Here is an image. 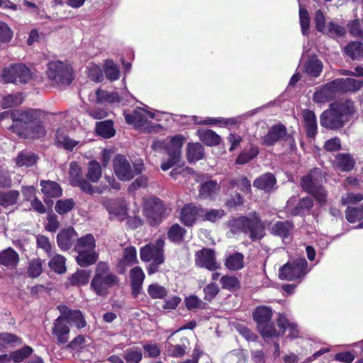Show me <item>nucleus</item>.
Instances as JSON below:
<instances>
[{
    "mask_svg": "<svg viewBox=\"0 0 363 363\" xmlns=\"http://www.w3.org/2000/svg\"><path fill=\"white\" fill-rule=\"evenodd\" d=\"M48 113L41 109L23 111L19 120L13 127V133L23 139L38 140L45 138V121Z\"/></svg>",
    "mask_w": 363,
    "mask_h": 363,
    "instance_id": "nucleus-1",
    "label": "nucleus"
},
{
    "mask_svg": "<svg viewBox=\"0 0 363 363\" xmlns=\"http://www.w3.org/2000/svg\"><path fill=\"white\" fill-rule=\"evenodd\" d=\"M355 111L354 103L351 99L331 103L320 114V124L327 130H340L353 117Z\"/></svg>",
    "mask_w": 363,
    "mask_h": 363,
    "instance_id": "nucleus-2",
    "label": "nucleus"
},
{
    "mask_svg": "<svg viewBox=\"0 0 363 363\" xmlns=\"http://www.w3.org/2000/svg\"><path fill=\"white\" fill-rule=\"evenodd\" d=\"M70 184L72 186L79 187L82 191L89 195H93L95 192L91 183H97L101 177V166L96 160H91L87 164V172L84 179L82 168L77 162L70 163L69 168Z\"/></svg>",
    "mask_w": 363,
    "mask_h": 363,
    "instance_id": "nucleus-3",
    "label": "nucleus"
},
{
    "mask_svg": "<svg viewBox=\"0 0 363 363\" xmlns=\"http://www.w3.org/2000/svg\"><path fill=\"white\" fill-rule=\"evenodd\" d=\"M227 225L233 234L242 233L252 242L260 240L265 235V226L256 211L250 213L249 216L233 218L228 221Z\"/></svg>",
    "mask_w": 363,
    "mask_h": 363,
    "instance_id": "nucleus-4",
    "label": "nucleus"
},
{
    "mask_svg": "<svg viewBox=\"0 0 363 363\" xmlns=\"http://www.w3.org/2000/svg\"><path fill=\"white\" fill-rule=\"evenodd\" d=\"M120 284L118 277L111 272L108 262L100 261L97 263L94 275L90 282V289L99 296L108 294V289Z\"/></svg>",
    "mask_w": 363,
    "mask_h": 363,
    "instance_id": "nucleus-5",
    "label": "nucleus"
},
{
    "mask_svg": "<svg viewBox=\"0 0 363 363\" xmlns=\"http://www.w3.org/2000/svg\"><path fill=\"white\" fill-rule=\"evenodd\" d=\"M323 174L322 169L314 167L307 174L303 176L300 181L302 189L313 196L320 205L327 203L328 191L323 185Z\"/></svg>",
    "mask_w": 363,
    "mask_h": 363,
    "instance_id": "nucleus-6",
    "label": "nucleus"
},
{
    "mask_svg": "<svg viewBox=\"0 0 363 363\" xmlns=\"http://www.w3.org/2000/svg\"><path fill=\"white\" fill-rule=\"evenodd\" d=\"M252 315L262 337H273L281 334L272 321L273 311L271 306H258L253 310Z\"/></svg>",
    "mask_w": 363,
    "mask_h": 363,
    "instance_id": "nucleus-7",
    "label": "nucleus"
},
{
    "mask_svg": "<svg viewBox=\"0 0 363 363\" xmlns=\"http://www.w3.org/2000/svg\"><path fill=\"white\" fill-rule=\"evenodd\" d=\"M310 269L304 257L287 262L279 269V277L281 280L298 281L301 282Z\"/></svg>",
    "mask_w": 363,
    "mask_h": 363,
    "instance_id": "nucleus-8",
    "label": "nucleus"
},
{
    "mask_svg": "<svg viewBox=\"0 0 363 363\" xmlns=\"http://www.w3.org/2000/svg\"><path fill=\"white\" fill-rule=\"evenodd\" d=\"M113 167L117 178L123 182L130 181L135 175L142 174L144 170L143 162L133 164V169L126 157L121 154L115 156Z\"/></svg>",
    "mask_w": 363,
    "mask_h": 363,
    "instance_id": "nucleus-9",
    "label": "nucleus"
},
{
    "mask_svg": "<svg viewBox=\"0 0 363 363\" xmlns=\"http://www.w3.org/2000/svg\"><path fill=\"white\" fill-rule=\"evenodd\" d=\"M1 78L4 83L16 85L26 84L32 78L30 69L23 64H12L2 70Z\"/></svg>",
    "mask_w": 363,
    "mask_h": 363,
    "instance_id": "nucleus-10",
    "label": "nucleus"
},
{
    "mask_svg": "<svg viewBox=\"0 0 363 363\" xmlns=\"http://www.w3.org/2000/svg\"><path fill=\"white\" fill-rule=\"evenodd\" d=\"M48 77L58 85H69L73 79V71L69 65L60 61L48 63Z\"/></svg>",
    "mask_w": 363,
    "mask_h": 363,
    "instance_id": "nucleus-11",
    "label": "nucleus"
},
{
    "mask_svg": "<svg viewBox=\"0 0 363 363\" xmlns=\"http://www.w3.org/2000/svg\"><path fill=\"white\" fill-rule=\"evenodd\" d=\"M165 214L166 207L160 199L153 198L146 203L144 215L151 226H158L165 217Z\"/></svg>",
    "mask_w": 363,
    "mask_h": 363,
    "instance_id": "nucleus-12",
    "label": "nucleus"
},
{
    "mask_svg": "<svg viewBox=\"0 0 363 363\" xmlns=\"http://www.w3.org/2000/svg\"><path fill=\"white\" fill-rule=\"evenodd\" d=\"M184 141V136L177 135L172 137L169 143L167 145L165 151L169 157L167 161L161 164V169L163 171L169 169L179 162Z\"/></svg>",
    "mask_w": 363,
    "mask_h": 363,
    "instance_id": "nucleus-13",
    "label": "nucleus"
},
{
    "mask_svg": "<svg viewBox=\"0 0 363 363\" xmlns=\"http://www.w3.org/2000/svg\"><path fill=\"white\" fill-rule=\"evenodd\" d=\"M281 141H289L294 143L291 135L287 133L286 126L282 123L273 125L267 133L261 138V143L264 146H274Z\"/></svg>",
    "mask_w": 363,
    "mask_h": 363,
    "instance_id": "nucleus-14",
    "label": "nucleus"
},
{
    "mask_svg": "<svg viewBox=\"0 0 363 363\" xmlns=\"http://www.w3.org/2000/svg\"><path fill=\"white\" fill-rule=\"evenodd\" d=\"M196 265L209 271H216L220 267L216 262L215 250L203 247L195 254Z\"/></svg>",
    "mask_w": 363,
    "mask_h": 363,
    "instance_id": "nucleus-15",
    "label": "nucleus"
},
{
    "mask_svg": "<svg viewBox=\"0 0 363 363\" xmlns=\"http://www.w3.org/2000/svg\"><path fill=\"white\" fill-rule=\"evenodd\" d=\"M56 308L67 324H73L77 329L84 328L86 325L84 315L80 310H73L65 305H58Z\"/></svg>",
    "mask_w": 363,
    "mask_h": 363,
    "instance_id": "nucleus-16",
    "label": "nucleus"
},
{
    "mask_svg": "<svg viewBox=\"0 0 363 363\" xmlns=\"http://www.w3.org/2000/svg\"><path fill=\"white\" fill-rule=\"evenodd\" d=\"M202 213H203V208L201 206L194 203H186L181 208L179 220L185 226L192 227Z\"/></svg>",
    "mask_w": 363,
    "mask_h": 363,
    "instance_id": "nucleus-17",
    "label": "nucleus"
},
{
    "mask_svg": "<svg viewBox=\"0 0 363 363\" xmlns=\"http://www.w3.org/2000/svg\"><path fill=\"white\" fill-rule=\"evenodd\" d=\"M51 333L56 339V344L57 345H65L68 342L70 328L60 315L54 320Z\"/></svg>",
    "mask_w": 363,
    "mask_h": 363,
    "instance_id": "nucleus-18",
    "label": "nucleus"
},
{
    "mask_svg": "<svg viewBox=\"0 0 363 363\" xmlns=\"http://www.w3.org/2000/svg\"><path fill=\"white\" fill-rule=\"evenodd\" d=\"M78 233L73 227L62 229L57 235V244L62 251H68L74 247Z\"/></svg>",
    "mask_w": 363,
    "mask_h": 363,
    "instance_id": "nucleus-19",
    "label": "nucleus"
},
{
    "mask_svg": "<svg viewBox=\"0 0 363 363\" xmlns=\"http://www.w3.org/2000/svg\"><path fill=\"white\" fill-rule=\"evenodd\" d=\"M339 94L335 81L323 85L319 90L315 91L313 99L315 103H325L332 101Z\"/></svg>",
    "mask_w": 363,
    "mask_h": 363,
    "instance_id": "nucleus-20",
    "label": "nucleus"
},
{
    "mask_svg": "<svg viewBox=\"0 0 363 363\" xmlns=\"http://www.w3.org/2000/svg\"><path fill=\"white\" fill-rule=\"evenodd\" d=\"M145 278V273L140 267L136 266L130 270L131 295L134 298H138L142 292Z\"/></svg>",
    "mask_w": 363,
    "mask_h": 363,
    "instance_id": "nucleus-21",
    "label": "nucleus"
},
{
    "mask_svg": "<svg viewBox=\"0 0 363 363\" xmlns=\"http://www.w3.org/2000/svg\"><path fill=\"white\" fill-rule=\"evenodd\" d=\"M277 324L280 328V330L277 331L279 333H281L277 337L283 336L286 330H289V338L294 340L298 337L299 330L298 329L297 324L295 323H291L284 315L279 314L277 319Z\"/></svg>",
    "mask_w": 363,
    "mask_h": 363,
    "instance_id": "nucleus-22",
    "label": "nucleus"
},
{
    "mask_svg": "<svg viewBox=\"0 0 363 363\" xmlns=\"http://www.w3.org/2000/svg\"><path fill=\"white\" fill-rule=\"evenodd\" d=\"M306 136L314 138L318 133L317 118L313 111L305 108L301 111Z\"/></svg>",
    "mask_w": 363,
    "mask_h": 363,
    "instance_id": "nucleus-23",
    "label": "nucleus"
},
{
    "mask_svg": "<svg viewBox=\"0 0 363 363\" xmlns=\"http://www.w3.org/2000/svg\"><path fill=\"white\" fill-rule=\"evenodd\" d=\"M339 94L356 92L363 87V81L352 78H339L334 79Z\"/></svg>",
    "mask_w": 363,
    "mask_h": 363,
    "instance_id": "nucleus-24",
    "label": "nucleus"
},
{
    "mask_svg": "<svg viewBox=\"0 0 363 363\" xmlns=\"http://www.w3.org/2000/svg\"><path fill=\"white\" fill-rule=\"evenodd\" d=\"M140 256L143 262H148L155 259L164 257V251L162 246L158 245L147 244L140 250Z\"/></svg>",
    "mask_w": 363,
    "mask_h": 363,
    "instance_id": "nucleus-25",
    "label": "nucleus"
},
{
    "mask_svg": "<svg viewBox=\"0 0 363 363\" xmlns=\"http://www.w3.org/2000/svg\"><path fill=\"white\" fill-rule=\"evenodd\" d=\"M355 164V160L349 153H338L333 160V167L342 172L352 171Z\"/></svg>",
    "mask_w": 363,
    "mask_h": 363,
    "instance_id": "nucleus-26",
    "label": "nucleus"
},
{
    "mask_svg": "<svg viewBox=\"0 0 363 363\" xmlns=\"http://www.w3.org/2000/svg\"><path fill=\"white\" fill-rule=\"evenodd\" d=\"M220 184L216 180H208L200 185L199 195L203 199H213L219 192Z\"/></svg>",
    "mask_w": 363,
    "mask_h": 363,
    "instance_id": "nucleus-27",
    "label": "nucleus"
},
{
    "mask_svg": "<svg viewBox=\"0 0 363 363\" xmlns=\"http://www.w3.org/2000/svg\"><path fill=\"white\" fill-rule=\"evenodd\" d=\"M294 225L291 220L277 221L270 228L271 234L284 240L288 238L294 230Z\"/></svg>",
    "mask_w": 363,
    "mask_h": 363,
    "instance_id": "nucleus-28",
    "label": "nucleus"
},
{
    "mask_svg": "<svg viewBox=\"0 0 363 363\" xmlns=\"http://www.w3.org/2000/svg\"><path fill=\"white\" fill-rule=\"evenodd\" d=\"M276 183L277 179L274 175L271 172H267L255 179L253 182V186L265 192H270Z\"/></svg>",
    "mask_w": 363,
    "mask_h": 363,
    "instance_id": "nucleus-29",
    "label": "nucleus"
},
{
    "mask_svg": "<svg viewBox=\"0 0 363 363\" xmlns=\"http://www.w3.org/2000/svg\"><path fill=\"white\" fill-rule=\"evenodd\" d=\"M40 185L41 186V191L45 197L59 198L62 195V189L56 182L41 180Z\"/></svg>",
    "mask_w": 363,
    "mask_h": 363,
    "instance_id": "nucleus-30",
    "label": "nucleus"
},
{
    "mask_svg": "<svg viewBox=\"0 0 363 363\" xmlns=\"http://www.w3.org/2000/svg\"><path fill=\"white\" fill-rule=\"evenodd\" d=\"M76 262L81 267H87L94 264L99 259V255L96 250L77 252Z\"/></svg>",
    "mask_w": 363,
    "mask_h": 363,
    "instance_id": "nucleus-31",
    "label": "nucleus"
},
{
    "mask_svg": "<svg viewBox=\"0 0 363 363\" xmlns=\"http://www.w3.org/2000/svg\"><path fill=\"white\" fill-rule=\"evenodd\" d=\"M55 142L58 146L68 151H72L79 143L66 134V130L64 128L57 129Z\"/></svg>",
    "mask_w": 363,
    "mask_h": 363,
    "instance_id": "nucleus-32",
    "label": "nucleus"
},
{
    "mask_svg": "<svg viewBox=\"0 0 363 363\" xmlns=\"http://www.w3.org/2000/svg\"><path fill=\"white\" fill-rule=\"evenodd\" d=\"M125 120L128 124H133L137 127L144 126L147 121L146 111L140 107H137L132 113L125 114Z\"/></svg>",
    "mask_w": 363,
    "mask_h": 363,
    "instance_id": "nucleus-33",
    "label": "nucleus"
},
{
    "mask_svg": "<svg viewBox=\"0 0 363 363\" xmlns=\"http://www.w3.org/2000/svg\"><path fill=\"white\" fill-rule=\"evenodd\" d=\"M19 262V255L12 247H8L0 252V265L15 267Z\"/></svg>",
    "mask_w": 363,
    "mask_h": 363,
    "instance_id": "nucleus-34",
    "label": "nucleus"
},
{
    "mask_svg": "<svg viewBox=\"0 0 363 363\" xmlns=\"http://www.w3.org/2000/svg\"><path fill=\"white\" fill-rule=\"evenodd\" d=\"M96 249V240L91 233H87L84 236L77 238L74 247V252L89 250L94 251Z\"/></svg>",
    "mask_w": 363,
    "mask_h": 363,
    "instance_id": "nucleus-35",
    "label": "nucleus"
},
{
    "mask_svg": "<svg viewBox=\"0 0 363 363\" xmlns=\"http://www.w3.org/2000/svg\"><path fill=\"white\" fill-rule=\"evenodd\" d=\"M323 70V63L317 56H311L304 65V72L310 77H318Z\"/></svg>",
    "mask_w": 363,
    "mask_h": 363,
    "instance_id": "nucleus-36",
    "label": "nucleus"
},
{
    "mask_svg": "<svg viewBox=\"0 0 363 363\" xmlns=\"http://www.w3.org/2000/svg\"><path fill=\"white\" fill-rule=\"evenodd\" d=\"M199 140L207 146H216L220 143L221 138L213 130L202 129L197 131Z\"/></svg>",
    "mask_w": 363,
    "mask_h": 363,
    "instance_id": "nucleus-37",
    "label": "nucleus"
},
{
    "mask_svg": "<svg viewBox=\"0 0 363 363\" xmlns=\"http://www.w3.org/2000/svg\"><path fill=\"white\" fill-rule=\"evenodd\" d=\"M95 131L98 135L105 139L111 138L116 134V130L111 120L97 122L96 123Z\"/></svg>",
    "mask_w": 363,
    "mask_h": 363,
    "instance_id": "nucleus-38",
    "label": "nucleus"
},
{
    "mask_svg": "<svg viewBox=\"0 0 363 363\" xmlns=\"http://www.w3.org/2000/svg\"><path fill=\"white\" fill-rule=\"evenodd\" d=\"M344 52L352 60H359L363 58V44L359 41H352L345 47Z\"/></svg>",
    "mask_w": 363,
    "mask_h": 363,
    "instance_id": "nucleus-39",
    "label": "nucleus"
},
{
    "mask_svg": "<svg viewBox=\"0 0 363 363\" xmlns=\"http://www.w3.org/2000/svg\"><path fill=\"white\" fill-rule=\"evenodd\" d=\"M186 232V229L179 223H174L169 228L167 232V237L170 242L179 243L184 240Z\"/></svg>",
    "mask_w": 363,
    "mask_h": 363,
    "instance_id": "nucleus-40",
    "label": "nucleus"
},
{
    "mask_svg": "<svg viewBox=\"0 0 363 363\" xmlns=\"http://www.w3.org/2000/svg\"><path fill=\"white\" fill-rule=\"evenodd\" d=\"M313 206L314 202L312 198L309 196L303 197L296 206L291 210V214L294 216L304 215L306 212H309Z\"/></svg>",
    "mask_w": 363,
    "mask_h": 363,
    "instance_id": "nucleus-41",
    "label": "nucleus"
},
{
    "mask_svg": "<svg viewBox=\"0 0 363 363\" xmlns=\"http://www.w3.org/2000/svg\"><path fill=\"white\" fill-rule=\"evenodd\" d=\"M91 271L86 269H77L69 278V282L71 286H81L86 285L89 283Z\"/></svg>",
    "mask_w": 363,
    "mask_h": 363,
    "instance_id": "nucleus-42",
    "label": "nucleus"
},
{
    "mask_svg": "<svg viewBox=\"0 0 363 363\" xmlns=\"http://www.w3.org/2000/svg\"><path fill=\"white\" fill-rule=\"evenodd\" d=\"M204 148L199 143H189L186 157L189 162H195L203 159Z\"/></svg>",
    "mask_w": 363,
    "mask_h": 363,
    "instance_id": "nucleus-43",
    "label": "nucleus"
},
{
    "mask_svg": "<svg viewBox=\"0 0 363 363\" xmlns=\"http://www.w3.org/2000/svg\"><path fill=\"white\" fill-rule=\"evenodd\" d=\"M184 304L186 308L191 311L196 310H207L208 308V303L201 300L199 296L194 294H191L185 297Z\"/></svg>",
    "mask_w": 363,
    "mask_h": 363,
    "instance_id": "nucleus-44",
    "label": "nucleus"
},
{
    "mask_svg": "<svg viewBox=\"0 0 363 363\" xmlns=\"http://www.w3.org/2000/svg\"><path fill=\"white\" fill-rule=\"evenodd\" d=\"M259 153V147L251 144L249 149H244L237 157L235 163L245 164L256 157Z\"/></svg>",
    "mask_w": 363,
    "mask_h": 363,
    "instance_id": "nucleus-45",
    "label": "nucleus"
},
{
    "mask_svg": "<svg viewBox=\"0 0 363 363\" xmlns=\"http://www.w3.org/2000/svg\"><path fill=\"white\" fill-rule=\"evenodd\" d=\"M345 218L350 223H355L362 220L363 219V204L357 206H347L345 210Z\"/></svg>",
    "mask_w": 363,
    "mask_h": 363,
    "instance_id": "nucleus-46",
    "label": "nucleus"
},
{
    "mask_svg": "<svg viewBox=\"0 0 363 363\" xmlns=\"http://www.w3.org/2000/svg\"><path fill=\"white\" fill-rule=\"evenodd\" d=\"M66 258L61 255H55L50 258L48 266L50 269L57 274H62L66 272Z\"/></svg>",
    "mask_w": 363,
    "mask_h": 363,
    "instance_id": "nucleus-47",
    "label": "nucleus"
},
{
    "mask_svg": "<svg viewBox=\"0 0 363 363\" xmlns=\"http://www.w3.org/2000/svg\"><path fill=\"white\" fill-rule=\"evenodd\" d=\"M19 196L20 193L18 190L0 191V206L6 208L16 204Z\"/></svg>",
    "mask_w": 363,
    "mask_h": 363,
    "instance_id": "nucleus-48",
    "label": "nucleus"
},
{
    "mask_svg": "<svg viewBox=\"0 0 363 363\" xmlns=\"http://www.w3.org/2000/svg\"><path fill=\"white\" fill-rule=\"evenodd\" d=\"M225 267L230 270H239L244 267V256L240 252L229 255L225 262Z\"/></svg>",
    "mask_w": 363,
    "mask_h": 363,
    "instance_id": "nucleus-49",
    "label": "nucleus"
},
{
    "mask_svg": "<svg viewBox=\"0 0 363 363\" xmlns=\"http://www.w3.org/2000/svg\"><path fill=\"white\" fill-rule=\"evenodd\" d=\"M220 284L223 289L233 292L240 289V281L235 276L224 275L220 279Z\"/></svg>",
    "mask_w": 363,
    "mask_h": 363,
    "instance_id": "nucleus-50",
    "label": "nucleus"
},
{
    "mask_svg": "<svg viewBox=\"0 0 363 363\" xmlns=\"http://www.w3.org/2000/svg\"><path fill=\"white\" fill-rule=\"evenodd\" d=\"M138 262L136 248L133 246L125 247L123 250V257L120 260V264L125 267H130Z\"/></svg>",
    "mask_w": 363,
    "mask_h": 363,
    "instance_id": "nucleus-51",
    "label": "nucleus"
},
{
    "mask_svg": "<svg viewBox=\"0 0 363 363\" xmlns=\"http://www.w3.org/2000/svg\"><path fill=\"white\" fill-rule=\"evenodd\" d=\"M38 160V156L33 152H21L16 158V164L19 167H32Z\"/></svg>",
    "mask_w": 363,
    "mask_h": 363,
    "instance_id": "nucleus-52",
    "label": "nucleus"
},
{
    "mask_svg": "<svg viewBox=\"0 0 363 363\" xmlns=\"http://www.w3.org/2000/svg\"><path fill=\"white\" fill-rule=\"evenodd\" d=\"M299 23L301 33L304 36H308L309 35L311 18L307 9L301 6L299 7Z\"/></svg>",
    "mask_w": 363,
    "mask_h": 363,
    "instance_id": "nucleus-53",
    "label": "nucleus"
},
{
    "mask_svg": "<svg viewBox=\"0 0 363 363\" xmlns=\"http://www.w3.org/2000/svg\"><path fill=\"white\" fill-rule=\"evenodd\" d=\"M75 205L73 199H60L56 202L55 210L60 215H65L71 211Z\"/></svg>",
    "mask_w": 363,
    "mask_h": 363,
    "instance_id": "nucleus-54",
    "label": "nucleus"
},
{
    "mask_svg": "<svg viewBox=\"0 0 363 363\" xmlns=\"http://www.w3.org/2000/svg\"><path fill=\"white\" fill-rule=\"evenodd\" d=\"M33 352V349L28 346L25 345L22 348L13 351L11 352V359L16 363H20L23 360L28 359Z\"/></svg>",
    "mask_w": 363,
    "mask_h": 363,
    "instance_id": "nucleus-55",
    "label": "nucleus"
},
{
    "mask_svg": "<svg viewBox=\"0 0 363 363\" xmlns=\"http://www.w3.org/2000/svg\"><path fill=\"white\" fill-rule=\"evenodd\" d=\"M203 301L206 303H211L219 294L220 289L216 282L211 281L203 289Z\"/></svg>",
    "mask_w": 363,
    "mask_h": 363,
    "instance_id": "nucleus-56",
    "label": "nucleus"
},
{
    "mask_svg": "<svg viewBox=\"0 0 363 363\" xmlns=\"http://www.w3.org/2000/svg\"><path fill=\"white\" fill-rule=\"evenodd\" d=\"M347 27L349 33L356 38H363V21L354 19L348 22Z\"/></svg>",
    "mask_w": 363,
    "mask_h": 363,
    "instance_id": "nucleus-57",
    "label": "nucleus"
},
{
    "mask_svg": "<svg viewBox=\"0 0 363 363\" xmlns=\"http://www.w3.org/2000/svg\"><path fill=\"white\" fill-rule=\"evenodd\" d=\"M225 213L223 209H211L206 211L203 208V213L201 214L203 221L216 222L218 219L225 216Z\"/></svg>",
    "mask_w": 363,
    "mask_h": 363,
    "instance_id": "nucleus-58",
    "label": "nucleus"
},
{
    "mask_svg": "<svg viewBox=\"0 0 363 363\" xmlns=\"http://www.w3.org/2000/svg\"><path fill=\"white\" fill-rule=\"evenodd\" d=\"M86 346V337L84 335H79L67 343L65 349L77 352H82Z\"/></svg>",
    "mask_w": 363,
    "mask_h": 363,
    "instance_id": "nucleus-59",
    "label": "nucleus"
},
{
    "mask_svg": "<svg viewBox=\"0 0 363 363\" xmlns=\"http://www.w3.org/2000/svg\"><path fill=\"white\" fill-rule=\"evenodd\" d=\"M147 293L153 299H162L167 295V290L159 284L155 283L148 286Z\"/></svg>",
    "mask_w": 363,
    "mask_h": 363,
    "instance_id": "nucleus-60",
    "label": "nucleus"
},
{
    "mask_svg": "<svg viewBox=\"0 0 363 363\" xmlns=\"http://www.w3.org/2000/svg\"><path fill=\"white\" fill-rule=\"evenodd\" d=\"M22 342V339L15 334L9 333H0V347H5L9 345H14L15 344L19 345Z\"/></svg>",
    "mask_w": 363,
    "mask_h": 363,
    "instance_id": "nucleus-61",
    "label": "nucleus"
},
{
    "mask_svg": "<svg viewBox=\"0 0 363 363\" xmlns=\"http://www.w3.org/2000/svg\"><path fill=\"white\" fill-rule=\"evenodd\" d=\"M346 33L345 27L335 23L333 21H330L327 25V32L325 31V34L328 35L332 38H342Z\"/></svg>",
    "mask_w": 363,
    "mask_h": 363,
    "instance_id": "nucleus-62",
    "label": "nucleus"
},
{
    "mask_svg": "<svg viewBox=\"0 0 363 363\" xmlns=\"http://www.w3.org/2000/svg\"><path fill=\"white\" fill-rule=\"evenodd\" d=\"M244 204V197L239 193L230 195L225 201V206L228 210L237 208Z\"/></svg>",
    "mask_w": 363,
    "mask_h": 363,
    "instance_id": "nucleus-63",
    "label": "nucleus"
},
{
    "mask_svg": "<svg viewBox=\"0 0 363 363\" xmlns=\"http://www.w3.org/2000/svg\"><path fill=\"white\" fill-rule=\"evenodd\" d=\"M104 74L108 79L115 81L119 78L120 72L113 61H111L106 63L104 67Z\"/></svg>",
    "mask_w": 363,
    "mask_h": 363,
    "instance_id": "nucleus-64",
    "label": "nucleus"
}]
</instances>
